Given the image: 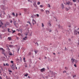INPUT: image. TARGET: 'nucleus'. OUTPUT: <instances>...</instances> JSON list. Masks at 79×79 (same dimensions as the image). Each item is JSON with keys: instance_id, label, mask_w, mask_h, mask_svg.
Masks as SVG:
<instances>
[{"instance_id": "1", "label": "nucleus", "mask_w": 79, "mask_h": 79, "mask_svg": "<svg viewBox=\"0 0 79 79\" xmlns=\"http://www.w3.org/2000/svg\"><path fill=\"white\" fill-rule=\"evenodd\" d=\"M1 8L3 10H5L6 9V7L5 6L3 5H1Z\"/></svg>"}, {"instance_id": "2", "label": "nucleus", "mask_w": 79, "mask_h": 79, "mask_svg": "<svg viewBox=\"0 0 79 79\" xmlns=\"http://www.w3.org/2000/svg\"><path fill=\"white\" fill-rule=\"evenodd\" d=\"M15 67H16V65L15 64H13L11 66V68L12 69H13V70L15 69Z\"/></svg>"}, {"instance_id": "3", "label": "nucleus", "mask_w": 79, "mask_h": 79, "mask_svg": "<svg viewBox=\"0 0 79 79\" xmlns=\"http://www.w3.org/2000/svg\"><path fill=\"white\" fill-rule=\"evenodd\" d=\"M5 50L4 49L2 51V54H3L5 56H6V54L5 53Z\"/></svg>"}, {"instance_id": "4", "label": "nucleus", "mask_w": 79, "mask_h": 79, "mask_svg": "<svg viewBox=\"0 0 79 79\" xmlns=\"http://www.w3.org/2000/svg\"><path fill=\"white\" fill-rule=\"evenodd\" d=\"M32 23L33 25H34L35 24H36V21H35V20H34V19H32Z\"/></svg>"}, {"instance_id": "5", "label": "nucleus", "mask_w": 79, "mask_h": 79, "mask_svg": "<svg viewBox=\"0 0 79 79\" xmlns=\"http://www.w3.org/2000/svg\"><path fill=\"white\" fill-rule=\"evenodd\" d=\"M14 25H15L16 27H19V24L18 23H14Z\"/></svg>"}, {"instance_id": "6", "label": "nucleus", "mask_w": 79, "mask_h": 79, "mask_svg": "<svg viewBox=\"0 0 79 79\" xmlns=\"http://www.w3.org/2000/svg\"><path fill=\"white\" fill-rule=\"evenodd\" d=\"M40 71L41 72H44V71H45V68H43L42 69H41Z\"/></svg>"}, {"instance_id": "7", "label": "nucleus", "mask_w": 79, "mask_h": 79, "mask_svg": "<svg viewBox=\"0 0 79 79\" xmlns=\"http://www.w3.org/2000/svg\"><path fill=\"white\" fill-rule=\"evenodd\" d=\"M33 5L34 6H35V8L37 7V5H36V2H34Z\"/></svg>"}, {"instance_id": "8", "label": "nucleus", "mask_w": 79, "mask_h": 79, "mask_svg": "<svg viewBox=\"0 0 79 79\" xmlns=\"http://www.w3.org/2000/svg\"><path fill=\"white\" fill-rule=\"evenodd\" d=\"M0 27H2V25H3V23H2V21H1L0 20Z\"/></svg>"}, {"instance_id": "9", "label": "nucleus", "mask_w": 79, "mask_h": 79, "mask_svg": "<svg viewBox=\"0 0 79 79\" xmlns=\"http://www.w3.org/2000/svg\"><path fill=\"white\" fill-rule=\"evenodd\" d=\"M46 13L47 15H49V13H50V11L48 10H47L46 11Z\"/></svg>"}, {"instance_id": "10", "label": "nucleus", "mask_w": 79, "mask_h": 79, "mask_svg": "<svg viewBox=\"0 0 79 79\" xmlns=\"http://www.w3.org/2000/svg\"><path fill=\"white\" fill-rule=\"evenodd\" d=\"M77 31H74V35H77Z\"/></svg>"}, {"instance_id": "11", "label": "nucleus", "mask_w": 79, "mask_h": 79, "mask_svg": "<svg viewBox=\"0 0 79 79\" xmlns=\"http://www.w3.org/2000/svg\"><path fill=\"white\" fill-rule=\"evenodd\" d=\"M61 6L62 7V8L63 9H64V5H63V3H62L61 5Z\"/></svg>"}, {"instance_id": "12", "label": "nucleus", "mask_w": 79, "mask_h": 79, "mask_svg": "<svg viewBox=\"0 0 79 79\" xmlns=\"http://www.w3.org/2000/svg\"><path fill=\"white\" fill-rule=\"evenodd\" d=\"M24 66H25V68H27V64H26V63H25L24 64Z\"/></svg>"}, {"instance_id": "13", "label": "nucleus", "mask_w": 79, "mask_h": 79, "mask_svg": "<svg viewBox=\"0 0 79 79\" xmlns=\"http://www.w3.org/2000/svg\"><path fill=\"white\" fill-rule=\"evenodd\" d=\"M71 60L72 61L73 63H74V62H75V61H76V60H74L73 59H72Z\"/></svg>"}, {"instance_id": "14", "label": "nucleus", "mask_w": 79, "mask_h": 79, "mask_svg": "<svg viewBox=\"0 0 79 79\" xmlns=\"http://www.w3.org/2000/svg\"><path fill=\"white\" fill-rule=\"evenodd\" d=\"M34 43L37 46H39V44H38V43H37V42L36 43L34 42Z\"/></svg>"}, {"instance_id": "15", "label": "nucleus", "mask_w": 79, "mask_h": 79, "mask_svg": "<svg viewBox=\"0 0 79 79\" xmlns=\"http://www.w3.org/2000/svg\"><path fill=\"white\" fill-rule=\"evenodd\" d=\"M47 6H48V8H50V7H51V6L49 4H48L47 5Z\"/></svg>"}, {"instance_id": "16", "label": "nucleus", "mask_w": 79, "mask_h": 79, "mask_svg": "<svg viewBox=\"0 0 79 79\" xmlns=\"http://www.w3.org/2000/svg\"><path fill=\"white\" fill-rule=\"evenodd\" d=\"M69 2H70L69 1H68V2H66L67 3L66 5H69Z\"/></svg>"}, {"instance_id": "17", "label": "nucleus", "mask_w": 79, "mask_h": 79, "mask_svg": "<svg viewBox=\"0 0 79 79\" xmlns=\"http://www.w3.org/2000/svg\"><path fill=\"white\" fill-rule=\"evenodd\" d=\"M28 10L27 9H24V11H25V12H26L27 11H28Z\"/></svg>"}, {"instance_id": "18", "label": "nucleus", "mask_w": 79, "mask_h": 79, "mask_svg": "<svg viewBox=\"0 0 79 79\" xmlns=\"http://www.w3.org/2000/svg\"><path fill=\"white\" fill-rule=\"evenodd\" d=\"M35 53H37L38 52V50H35L34 51Z\"/></svg>"}, {"instance_id": "19", "label": "nucleus", "mask_w": 79, "mask_h": 79, "mask_svg": "<svg viewBox=\"0 0 79 79\" xmlns=\"http://www.w3.org/2000/svg\"><path fill=\"white\" fill-rule=\"evenodd\" d=\"M58 27H59L60 28V29H62V27L60 25H58Z\"/></svg>"}, {"instance_id": "20", "label": "nucleus", "mask_w": 79, "mask_h": 79, "mask_svg": "<svg viewBox=\"0 0 79 79\" xmlns=\"http://www.w3.org/2000/svg\"><path fill=\"white\" fill-rule=\"evenodd\" d=\"M40 12H44V10H43V9H41L40 10Z\"/></svg>"}, {"instance_id": "21", "label": "nucleus", "mask_w": 79, "mask_h": 79, "mask_svg": "<svg viewBox=\"0 0 79 79\" xmlns=\"http://www.w3.org/2000/svg\"><path fill=\"white\" fill-rule=\"evenodd\" d=\"M8 39L9 40H11V37H8Z\"/></svg>"}, {"instance_id": "22", "label": "nucleus", "mask_w": 79, "mask_h": 79, "mask_svg": "<svg viewBox=\"0 0 79 79\" xmlns=\"http://www.w3.org/2000/svg\"><path fill=\"white\" fill-rule=\"evenodd\" d=\"M3 49V48H0V52H2V51Z\"/></svg>"}, {"instance_id": "23", "label": "nucleus", "mask_w": 79, "mask_h": 79, "mask_svg": "<svg viewBox=\"0 0 79 79\" xmlns=\"http://www.w3.org/2000/svg\"><path fill=\"white\" fill-rule=\"evenodd\" d=\"M69 5H73V3L71 2H70L69 3Z\"/></svg>"}, {"instance_id": "24", "label": "nucleus", "mask_w": 79, "mask_h": 79, "mask_svg": "<svg viewBox=\"0 0 79 79\" xmlns=\"http://www.w3.org/2000/svg\"><path fill=\"white\" fill-rule=\"evenodd\" d=\"M9 47H10V48L13 47V45H9Z\"/></svg>"}, {"instance_id": "25", "label": "nucleus", "mask_w": 79, "mask_h": 79, "mask_svg": "<svg viewBox=\"0 0 79 79\" xmlns=\"http://www.w3.org/2000/svg\"><path fill=\"white\" fill-rule=\"evenodd\" d=\"M27 39V37H24L23 38V40H26Z\"/></svg>"}, {"instance_id": "26", "label": "nucleus", "mask_w": 79, "mask_h": 79, "mask_svg": "<svg viewBox=\"0 0 79 79\" xmlns=\"http://www.w3.org/2000/svg\"><path fill=\"white\" fill-rule=\"evenodd\" d=\"M41 25L42 27H44V23H41Z\"/></svg>"}, {"instance_id": "27", "label": "nucleus", "mask_w": 79, "mask_h": 79, "mask_svg": "<svg viewBox=\"0 0 79 79\" xmlns=\"http://www.w3.org/2000/svg\"><path fill=\"white\" fill-rule=\"evenodd\" d=\"M6 30H5V29L2 30V32H6Z\"/></svg>"}, {"instance_id": "28", "label": "nucleus", "mask_w": 79, "mask_h": 79, "mask_svg": "<svg viewBox=\"0 0 79 79\" xmlns=\"http://www.w3.org/2000/svg\"><path fill=\"white\" fill-rule=\"evenodd\" d=\"M12 15H13V16H15V13H14V12L12 13Z\"/></svg>"}, {"instance_id": "29", "label": "nucleus", "mask_w": 79, "mask_h": 79, "mask_svg": "<svg viewBox=\"0 0 79 79\" xmlns=\"http://www.w3.org/2000/svg\"><path fill=\"white\" fill-rule=\"evenodd\" d=\"M48 24L50 27H51V26H52V24H51V23H49Z\"/></svg>"}, {"instance_id": "30", "label": "nucleus", "mask_w": 79, "mask_h": 79, "mask_svg": "<svg viewBox=\"0 0 79 79\" xmlns=\"http://www.w3.org/2000/svg\"><path fill=\"white\" fill-rule=\"evenodd\" d=\"M6 66H9V64L8 63H6Z\"/></svg>"}, {"instance_id": "31", "label": "nucleus", "mask_w": 79, "mask_h": 79, "mask_svg": "<svg viewBox=\"0 0 79 79\" xmlns=\"http://www.w3.org/2000/svg\"><path fill=\"white\" fill-rule=\"evenodd\" d=\"M18 14L16 13L15 15V17H18Z\"/></svg>"}, {"instance_id": "32", "label": "nucleus", "mask_w": 79, "mask_h": 79, "mask_svg": "<svg viewBox=\"0 0 79 79\" xmlns=\"http://www.w3.org/2000/svg\"><path fill=\"white\" fill-rule=\"evenodd\" d=\"M40 4V2H37V5H39Z\"/></svg>"}, {"instance_id": "33", "label": "nucleus", "mask_w": 79, "mask_h": 79, "mask_svg": "<svg viewBox=\"0 0 79 79\" xmlns=\"http://www.w3.org/2000/svg\"><path fill=\"white\" fill-rule=\"evenodd\" d=\"M9 23H6V26H7V25H9Z\"/></svg>"}, {"instance_id": "34", "label": "nucleus", "mask_w": 79, "mask_h": 79, "mask_svg": "<svg viewBox=\"0 0 79 79\" xmlns=\"http://www.w3.org/2000/svg\"><path fill=\"white\" fill-rule=\"evenodd\" d=\"M25 76H26V77H27V76H28V74L27 73L26 74L24 75Z\"/></svg>"}, {"instance_id": "35", "label": "nucleus", "mask_w": 79, "mask_h": 79, "mask_svg": "<svg viewBox=\"0 0 79 79\" xmlns=\"http://www.w3.org/2000/svg\"><path fill=\"white\" fill-rule=\"evenodd\" d=\"M8 71L9 72V73H12V71L11 70H8Z\"/></svg>"}, {"instance_id": "36", "label": "nucleus", "mask_w": 79, "mask_h": 79, "mask_svg": "<svg viewBox=\"0 0 79 79\" xmlns=\"http://www.w3.org/2000/svg\"><path fill=\"white\" fill-rule=\"evenodd\" d=\"M25 60H26V58H25V57L23 58V60H24V62H26V61H25Z\"/></svg>"}, {"instance_id": "37", "label": "nucleus", "mask_w": 79, "mask_h": 79, "mask_svg": "<svg viewBox=\"0 0 79 79\" xmlns=\"http://www.w3.org/2000/svg\"><path fill=\"white\" fill-rule=\"evenodd\" d=\"M40 7H41V8H43V5H40Z\"/></svg>"}, {"instance_id": "38", "label": "nucleus", "mask_w": 79, "mask_h": 79, "mask_svg": "<svg viewBox=\"0 0 79 79\" xmlns=\"http://www.w3.org/2000/svg\"><path fill=\"white\" fill-rule=\"evenodd\" d=\"M31 52H29V53H28L29 55H31Z\"/></svg>"}, {"instance_id": "39", "label": "nucleus", "mask_w": 79, "mask_h": 79, "mask_svg": "<svg viewBox=\"0 0 79 79\" xmlns=\"http://www.w3.org/2000/svg\"><path fill=\"white\" fill-rule=\"evenodd\" d=\"M73 2H76V0H73Z\"/></svg>"}, {"instance_id": "40", "label": "nucleus", "mask_w": 79, "mask_h": 79, "mask_svg": "<svg viewBox=\"0 0 79 79\" xmlns=\"http://www.w3.org/2000/svg\"><path fill=\"white\" fill-rule=\"evenodd\" d=\"M18 35H21V33H18Z\"/></svg>"}, {"instance_id": "41", "label": "nucleus", "mask_w": 79, "mask_h": 79, "mask_svg": "<svg viewBox=\"0 0 79 79\" xmlns=\"http://www.w3.org/2000/svg\"><path fill=\"white\" fill-rule=\"evenodd\" d=\"M74 66L75 67V68H76L77 67V66L76 65V64H74Z\"/></svg>"}, {"instance_id": "42", "label": "nucleus", "mask_w": 79, "mask_h": 79, "mask_svg": "<svg viewBox=\"0 0 79 79\" xmlns=\"http://www.w3.org/2000/svg\"><path fill=\"white\" fill-rule=\"evenodd\" d=\"M8 31L9 32H11L10 31V29H9V28H8Z\"/></svg>"}, {"instance_id": "43", "label": "nucleus", "mask_w": 79, "mask_h": 79, "mask_svg": "<svg viewBox=\"0 0 79 79\" xmlns=\"http://www.w3.org/2000/svg\"><path fill=\"white\" fill-rule=\"evenodd\" d=\"M65 69H66V70H68V68L67 67H65Z\"/></svg>"}, {"instance_id": "44", "label": "nucleus", "mask_w": 79, "mask_h": 79, "mask_svg": "<svg viewBox=\"0 0 79 79\" xmlns=\"http://www.w3.org/2000/svg\"><path fill=\"white\" fill-rule=\"evenodd\" d=\"M15 32H16V31H15V30H14L12 32V33H15Z\"/></svg>"}, {"instance_id": "45", "label": "nucleus", "mask_w": 79, "mask_h": 79, "mask_svg": "<svg viewBox=\"0 0 79 79\" xmlns=\"http://www.w3.org/2000/svg\"><path fill=\"white\" fill-rule=\"evenodd\" d=\"M22 29H20V32H22Z\"/></svg>"}, {"instance_id": "46", "label": "nucleus", "mask_w": 79, "mask_h": 79, "mask_svg": "<svg viewBox=\"0 0 79 79\" xmlns=\"http://www.w3.org/2000/svg\"><path fill=\"white\" fill-rule=\"evenodd\" d=\"M10 63H11L13 64V61L12 60L11 61H10Z\"/></svg>"}, {"instance_id": "47", "label": "nucleus", "mask_w": 79, "mask_h": 79, "mask_svg": "<svg viewBox=\"0 0 79 79\" xmlns=\"http://www.w3.org/2000/svg\"><path fill=\"white\" fill-rule=\"evenodd\" d=\"M9 55H10V56H12V53H10L9 54Z\"/></svg>"}, {"instance_id": "48", "label": "nucleus", "mask_w": 79, "mask_h": 79, "mask_svg": "<svg viewBox=\"0 0 79 79\" xmlns=\"http://www.w3.org/2000/svg\"><path fill=\"white\" fill-rule=\"evenodd\" d=\"M68 40H69V42H71V39H68Z\"/></svg>"}, {"instance_id": "49", "label": "nucleus", "mask_w": 79, "mask_h": 79, "mask_svg": "<svg viewBox=\"0 0 79 79\" xmlns=\"http://www.w3.org/2000/svg\"><path fill=\"white\" fill-rule=\"evenodd\" d=\"M36 16L37 17H39V14H37Z\"/></svg>"}, {"instance_id": "50", "label": "nucleus", "mask_w": 79, "mask_h": 79, "mask_svg": "<svg viewBox=\"0 0 79 79\" xmlns=\"http://www.w3.org/2000/svg\"><path fill=\"white\" fill-rule=\"evenodd\" d=\"M9 18H11V16L10 15H9Z\"/></svg>"}, {"instance_id": "51", "label": "nucleus", "mask_w": 79, "mask_h": 79, "mask_svg": "<svg viewBox=\"0 0 79 79\" xmlns=\"http://www.w3.org/2000/svg\"><path fill=\"white\" fill-rule=\"evenodd\" d=\"M63 73H66V71H63Z\"/></svg>"}, {"instance_id": "52", "label": "nucleus", "mask_w": 79, "mask_h": 79, "mask_svg": "<svg viewBox=\"0 0 79 79\" xmlns=\"http://www.w3.org/2000/svg\"><path fill=\"white\" fill-rule=\"evenodd\" d=\"M2 14H0V17H1V18H2Z\"/></svg>"}, {"instance_id": "53", "label": "nucleus", "mask_w": 79, "mask_h": 79, "mask_svg": "<svg viewBox=\"0 0 79 79\" xmlns=\"http://www.w3.org/2000/svg\"><path fill=\"white\" fill-rule=\"evenodd\" d=\"M66 10L67 11H68V10H69L68 9V8H66Z\"/></svg>"}, {"instance_id": "54", "label": "nucleus", "mask_w": 79, "mask_h": 79, "mask_svg": "<svg viewBox=\"0 0 79 79\" xmlns=\"http://www.w3.org/2000/svg\"><path fill=\"white\" fill-rule=\"evenodd\" d=\"M52 31V30H50V31H49L50 32H51Z\"/></svg>"}, {"instance_id": "55", "label": "nucleus", "mask_w": 79, "mask_h": 79, "mask_svg": "<svg viewBox=\"0 0 79 79\" xmlns=\"http://www.w3.org/2000/svg\"><path fill=\"white\" fill-rule=\"evenodd\" d=\"M3 66H6V65H5V63H4L3 64Z\"/></svg>"}, {"instance_id": "56", "label": "nucleus", "mask_w": 79, "mask_h": 79, "mask_svg": "<svg viewBox=\"0 0 79 79\" xmlns=\"http://www.w3.org/2000/svg\"><path fill=\"white\" fill-rule=\"evenodd\" d=\"M7 79H11V78L10 77H9L8 78H8L7 77Z\"/></svg>"}, {"instance_id": "57", "label": "nucleus", "mask_w": 79, "mask_h": 79, "mask_svg": "<svg viewBox=\"0 0 79 79\" xmlns=\"http://www.w3.org/2000/svg\"><path fill=\"white\" fill-rule=\"evenodd\" d=\"M17 39L18 40L19 39V38L18 37H16Z\"/></svg>"}, {"instance_id": "58", "label": "nucleus", "mask_w": 79, "mask_h": 79, "mask_svg": "<svg viewBox=\"0 0 79 79\" xmlns=\"http://www.w3.org/2000/svg\"><path fill=\"white\" fill-rule=\"evenodd\" d=\"M27 23H29L30 24H31V23H30V22L29 21L27 22Z\"/></svg>"}, {"instance_id": "59", "label": "nucleus", "mask_w": 79, "mask_h": 79, "mask_svg": "<svg viewBox=\"0 0 79 79\" xmlns=\"http://www.w3.org/2000/svg\"><path fill=\"white\" fill-rule=\"evenodd\" d=\"M20 59L21 61V57H20Z\"/></svg>"}, {"instance_id": "60", "label": "nucleus", "mask_w": 79, "mask_h": 79, "mask_svg": "<svg viewBox=\"0 0 79 79\" xmlns=\"http://www.w3.org/2000/svg\"><path fill=\"white\" fill-rule=\"evenodd\" d=\"M19 16H20V15H21V13H20V14H19Z\"/></svg>"}, {"instance_id": "61", "label": "nucleus", "mask_w": 79, "mask_h": 79, "mask_svg": "<svg viewBox=\"0 0 79 79\" xmlns=\"http://www.w3.org/2000/svg\"><path fill=\"white\" fill-rule=\"evenodd\" d=\"M76 77V75H75L74 76H73V77Z\"/></svg>"}, {"instance_id": "62", "label": "nucleus", "mask_w": 79, "mask_h": 79, "mask_svg": "<svg viewBox=\"0 0 79 79\" xmlns=\"http://www.w3.org/2000/svg\"><path fill=\"white\" fill-rule=\"evenodd\" d=\"M28 2H30L32 3V2L31 1H30V0H28Z\"/></svg>"}, {"instance_id": "63", "label": "nucleus", "mask_w": 79, "mask_h": 79, "mask_svg": "<svg viewBox=\"0 0 79 79\" xmlns=\"http://www.w3.org/2000/svg\"><path fill=\"white\" fill-rule=\"evenodd\" d=\"M12 20L10 21V23H12Z\"/></svg>"}, {"instance_id": "64", "label": "nucleus", "mask_w": 79, "mask_h": 79, "mask_svg": "<svg viewBox=\"0 0 79 79\" xmlns=\"http://www.w3.org/2000/svg\"><path fill=\"white\" fill-rule=\"evenodd\" d=\"M17 31H19V32L20 31V30H19L18 29H17Z\"/></svg>"}]
</instances>
